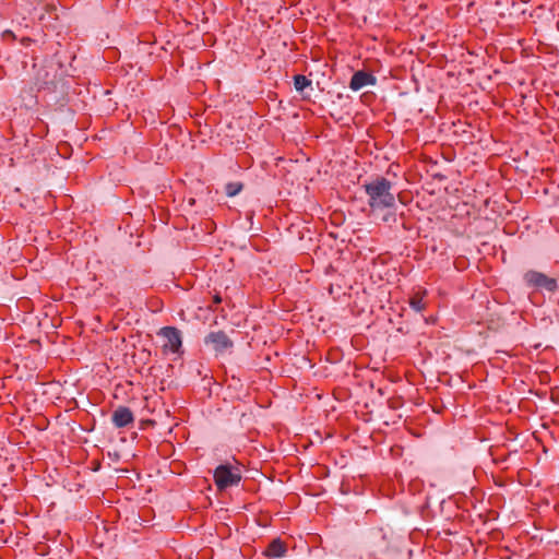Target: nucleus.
Listing matches in <instances>:
<instances>
[{
	"label": "nucleus",
	"instance_id": "1",
	"mask_svg": "<svg viewBox=\"0 0 559 559\" xmlns=\"http://www.w3.org/2000/svg\"><path fill=\"white\" fill-rule=\"evenodd\" d=\"M392 182L385 177L378 176L365 182L362 189L367 195V203L372 211L394 209L396 201L392 192Z\"/></svg>",
	"mask_w": 559,
	"mask_h": 559
},
{
	"label": "nucleus",
	"instance_id": "2",
	"mask_svg": "<svg viewBox=\"0 0 559 559\" xmlns=\"http://www.w3.org/2000/svg\"><path fill=\"white\" fill-rule=\"evenodd\" d=\"M214 480L219 490H225L229 487L237 486L241 480V474L239 468L222 464L214 471Z\"/></svg>",
	"mask_w": 559,
	"mask_h": 559
},
{
	"label": "nucleus",
	"instance_id": "3",
	"mask_svg": "<svg viewBox=\"0 0 559 559\" xmlns=\"http://www.w3.org/2000/svg\"><path fill=\"white\" fill-rule=\"evenodd\" d=\"M164 338L163 349L165 353L177 354L182 346L181 332L174 326L162 328L158 333Z\"/></svg>",
	"mask_w": 559,
	"mask_h": 559
},
{
	"label": "nucleus",
	"instance_id": "4",
	"mask_svg": "<svg viewBox=\"0 0 559 559\" xmlns=\"http://www.w3.org/2000/svg\"><path fill=\"white\" fill-rule=\"evenodd\" d=\"M524 281L530 287L542 288L549 293H554L557 289V281L555 278L537 271L526 272Z\"/></svg>",
	"mask_w": 559,
	"mask_h": 559
},
{
	"label": "nucleus",
	"instance_id": "5",
	"mask_svg": "<svg viewBox=\"0 0 559 559\" xmlns=\"http://www.w3.org/2000/svg\"><path fill=\"white\" fill-rule=\"evenodd\" d=\"M206 345H211L217 354H222L233 347V342L223 331L211 332L204 340Z\"/></svg>",
	"mask_w": 559,
	"mask_h": 559
},
{
	"label": "nucleus",
	"instance_id": "6",
	"mask_svg": "<svg viewBox=\"0 0 559 559\" xmlns=\"http://www.w3.org/2000/svg\"><path fill=\"white\" fill-rule=\"evenodd\" d=\"M377 83L376 76L366 71H357L353 74L349 87L353 91H359L367 85H374Z\"/></svg>",
	"mask_w": 559,
	"mask_h": 559
},
{
	"label": "nucleus",
	"instance_id": "7",
	"mask_svg": "<svg viewBox=\"0 0 559 559\" xmlns=\"http://www.w3.org/2000/svg\"><path fill=\"white\" fill-rule=\"evenodd\" d=\"M111 420L115 427L123 428L133 423L134 416L129 407L119 406L114 411Z\"/></svg>",
	"mask_w": 559,
	"mask_h": 559
},
{
	"label": "nucleus",
	"instance_id": "8",
	"mask_svg": "<svg viewBox=\"0 0 559 559\" xmlns=\"http://www.w3.org/2000/svg\"><path fill=\"white\" fill-rule=\"evenodd\" d=\"M286 552V546L281 539L272 540L266 547L264 555L272 558L283 557Z\"/></svg>",
	"mask_w": 559,
	"mask_h": 559
},
{
	"label": "nucleus",
	"instance_id": "9",
	"mask_svg": "<svg viewBox=\"0 0 559 559\" xmlns=\"http://www.w3.org/2000/svg\"><path fill=\"white\" fill-rule=\"evenodd\" d=\"M294 85L296 91L302 92L306 87L311 85V81L302 74H297L294 76Z\"/></svg>",
	"mask_w": 559,
	"mask_h": 559
},
{
	"label": "nucleus",
	"instance_id": "10",
	"mask_svg": "<svg viewBox=\"0 0 559 559\" xmlns=\"http://www.w3.org/2000/svg\"><path fill=\"white\" fill-rule=\"evenodd\" d=\"M409 306L413 310H415L416 312H421L423 310H425L426 308V305L425 302L423 301V296L417 293L415 294L411 300H409Z\"/></svg>",
	"mask_w": 559,
	"mask_h": 559
},
{
	"label": "nucleus",
	"instance_id": "11",
	"mask_svg": "<svg viewBox=\"0 0 559 559\" xmlns=\"http://www.w3.org/2000/svg\"><path fill=\"white\" fill-rule=\"evenodd\" d=\"M242 186L237 182H230L226 186V193L228 197H235L241 190Z\"/></svg>",
	"mask_w": 559,
	"mask_h": 559
},
{
	"label": "nucleus",
	"instance_id": "12",
	"mask_svg": "<svg viewBox=\"0 0 559 559\" xmlns=\"http://www.w3.org/2000/svg\"><path fill=\"white\" fill-rule=\"evenodd\" d=\"M221 300H222V299H221V297H218V296H215V297H214V301H215V304H219V302H221Z\"/></svg>",
	"mask_w": 559,
	"mask_h": 559
}]
</instances>
